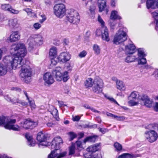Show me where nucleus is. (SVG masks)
Listing matches in <instances>:
<instances>
[{"label":"nucleus","mask_w":158,"mask_h":158,"mask_svg":"<svg viewBox=\"0 0 158 158\" xmlns=\"http://www.w3.org/2000/svg\"><path fill=\"white\" fill-rule=\"evenodd\" d=\"M10 52L12 55H8L4 57L3 61L5 64L10 65L13 69L21 68L20 75L26 83L31 79L32 74L31 68L26 62L23 58L27 54L25 44L19 43L12 45Z\"/></svg>","instance_id":"nucleus-1"},{"label":"nucleus","mask_w":158,"mask_h":158,"mask_svg":"<svg viewBox=\"0 0 158 158\" xmlns=\"http://www.w3.org/2000/svg\"><path fill=\"white\" fill-rule=\"evenodd\" d=\"M62 143V139L59 136L55 138L52 142L51 148L54 150L52 151L51 153L48 156V158H61L65 156L67 153L65 152H63L60 154L58 153L57 150L60 148V145Z\"/></svg>","instance_id":"nucleus-2"},{"label":"nucleus","mask_w":158,"mask_h":158,"mask_svg":"<svg viewBox=\"0 0 158 158\" xmlns=\"http://www.w3.org/2000/svg\"><path fill=\"white\" fill-rule=\"evenodd\" d=\"M44 38L40 34L31 35L28 39L27 44L29 50L31 51L36 46L42 45L43 43Z\"/></svg>","instance_id":"nucleus-3"},{"label":"nucleus","mask_w":158,"mask_h":158,"mask_svg":"<svg viewBox=\"0 0 158 158\" xmlns=\"http://www.w3.org/2000/svg\"><path fill=\"white\" fill-rule=\"evenodd\" d=\"M126 29L125 28H120L114 36L113 42L116 44L121 43L127 39Z\"/></svg>","instance_id":"nucleus-4"},{"label":"nucleus","mask_w":158,"mask_h":158,"mask_svg":"<svg viewBox=\"0 0 158 158\" xmlns=\"http://www.w3.org/2000/svg\"><path fill=\"white\" fill-rule=\"evenodd\" d=\"M62 71V68L57 67L53 70L52 73L55 75V78L57 81H61L63 80L64 82H65L69 79V76L67 71H65L62 74L61 73Z\"/></svg>","instance_id":"nucleus-5"},{"label":"nucleus","mask_w":158,"mask_h":158,"mask_svg":"<svg viewBox=\"0 0 158 158\" xmlns=\"http://www.w3.org/2000/svg\"><path fill=\"white\" fill-rule=\"evenodd\" d=\"M67 19L70 23L77 24L80 22V18L77 11L73 9H70L68 12Z\"/></svg>","instance_id":"nucleus-6"},{"label":"nucleus","mask_w":158,"mask_h":158,"mask_svg":"<svg viewBox=\"0 0 158 158\" xmlns=\"http://www.w3.org/2000/svg\"><path fill=\"white\" fill-rule=\"evenodd\" d=\"M54 14L56 17L62 18L65 13V6L62 3L57 4L54 7Z\"/></svg>","instance_id":"nucleus-7"},{"label":"nucleus","mask_w":158,"mask_h":158,"mask_svg":"<svg viewBox=\"0 0 158 158\" xmlns=\"http://www.w3.org/2000/svg\"><path fill=\"white\" fill-rule=\"evenodd\" d=\"M103 85V82L102 80L99 77H96L94 80L92 90L96 93H100L102 91Z\"/></svg>","instance_id":"nucleus-8"},{"label":"nucleus","mask_w":158,"mask_h":158,"mask_svg":"<svg viewBox=\"0 0 158 158\" xmlns=\"http://www.w3.org/2000/svg\"><path fill=\"white\" fill-rule=\"evenodd\" d=\"M47 135L46 134L43 133L42 132H39L37 136V139L39 142V145L40 146H47L49 145L50 143L47 141Z\"/></svg>","instance_id":"nucleus-9"},{"label":"nucleus","mask_w":158,"mask_h":158,"mask_svg":"<svg viewBox=\"0 0 158 158\" xmlns=\"http://www.w3.org/2000/svg\"><path fill=\"white\" fill-rule=\"evenodd\" d=\"M37 125V122L32 121L30 119H25L20 123V127L25 129L32 128Z\"/></svg>","instance_id":"nucleus-10"},{"label":"nucleus","mask_w":158,"mask_h":158,"mask_svg":"<svg viewBox=\"0 0 158 158\" xmlns=\"http://www.w3.org/2000/svg\"><path fill=\"white\" fill-rule=\"evenodd\" d=\"M145 136L150 143L155 142L158 138V134L154 130L146 132L145 133Z\"/></svg>","instance_id":"nucleus-11"},{"label":"nucleus","mask_w":158,"mask_h":158,"mask_svg":"<svg viewBox=\"0 0 158 158\" xmlns=\"http://www.w3.org/2000/svg\"><path fill=\"white\" fill-rule=\"evenodd\" d=\"M71 58L70 54L68 52H64L60 53L57 59L59 62L65 63L69 60Z\"/></svg>","instance_id":"nucleus-12"},{"label":"nucleus","mask_w":158,"mask_h":158,"mask_svg":"<svg viewBox=\"0 0 158 158\" xmlns=\"http://www.w3.org/2000/svg\"><path fill=\"white\" fill-rule=\"evenodd\" d=\"M140 104L142 105H145L146 106L150 108L152 106V101L147 95H143L141 98Z\"/></svg>","instance_id":"nucleus-13"},{"label":"nucleus","mask_w":158,"mask_h":158,"mask_svg":"<svg viewBox=\"0 0 158 158\" xmlns=\"http://www.w3.org/2000/svg\"><path fill=\"white\" fill-rule=\"evenodd\" d=\"M43 80L45 85H50L53 84L54 81L52 75L49 72L46 73L44 74Z\"/></svg>","instance_id":"nucleus-14"},{"label":"nucleus","mask_w":158,"mask_h":158,"mask_svg":"<svg viewBox=\"0 0 158 158\" xmlns=\"http://www.w3.org/2000/svg\"><path fill=\"white\" fill-rule=\"evenodd\" d=\"M20 35L19 31H16L13 32L10 37L7 39V41L9 42H13L17 41L20 40Z\"/></svg>","instance_id":"nucleus-15"},{"label":"nucleus","mask_w":158,"mask_h":158,"mask_svg":"<svg viewBox=\"0 0 158 158\" xmlns=\"http://www.w3.org/2000/svg\"><path fill=\"white\" fill-rule=\"evenodd\" d=\"M126 53L127 54L131 55L136 51L135 45L132 44H129L126 45L125 48Z\"/></svg>","instance_id":"nucleus-16"},{"label":"nucleus","mask_w":158,"mask_h":158,"mask_svg":"<svg viewBox=\"0 0 158 158\" xmlns=\"http://www.w3.org/2000/svg\"><path fill=\"white\" fill-rule=\"evenodd\" d=\"M158 0H147L146 5L147 9H156L158 4Z\"/></svg>","instance_id":"nucleus-17"},{"label":"nucleus","mask_w":158,"mask_h":158,"mask_svg":"<svg viewBox=\"0 0 158 158\" xmlns=\"http://www.w3.org/2000/svg\"><path fill=\"white\" fill-rule=\"evenodd\" d=\"M5 118L7 120L5 121L3 124L4 125V127L6 129L10 130L13 125L16 123V120L15 119H8L6 118Z\"/></svg>","instance_id":"nucleus-18"},{"label":"nucleus","mask_w":158,"mask_h":158,"mask_svg":"<svg viewBox=\"0 0 158 158\" xmlns=\"http://www.w3.org/2000/svg\"><path fill=\"white\" fill-rule=\"evenodd\" d=\"M8 25L10 27L14 29H17L20 27L18 20L16 18L10 19L9 20Z\"/></svg>","instance_id":"nucleus-19"},{"label":"nucleus","mask_w":158,"mask_h":158,"mask_svg":"<svg viewBox=\"0 0 158 158\" xmlns=\"http://www.w3.org/2000/svg\"><path fill=\"white\" fill-rule=\"evenodd\" d=\"M48 111L53 115L54 118L56 120H59V118L58 117V111L54 106L52 105L50 106Z\"/></svg>","instance_id":"nucleus-20"},{"label":"nucleus","mask_w":158,"mask_h":158,"mask_svg":"<svg viewBox=\"0 0 158 158\" xmlns=\"http://www.w3.org/2000/svg\"><path fill=\"white\" fill-rule=\"evenodd\" d=\"M102 30H103V31L102 35V39L106 41H109L110 38L108 29L106 27H102Z\"/></svg>","instance_id":"nucleus-21"},{"label":"nucleus","mask_w":158,"mask_h":158,"mask_svg":"<svg viewBox=\"0 0 158 158\" xmlns=\"http://www.w3.org/2000/svg\"><path fill=\"white\" fill-rule=\"evenodd\" d=\"M98 5L99 8V11L102 12L104 10L106 6V0H98Z\"/></svg>","instance_id":"nucleus-22"},{"label":"nucleus","mask_w":158,"mask_h":158,"mask_svg":"<svg viewBox=\"0 0 158 158\" xmlns=\"http://www.w3.org/2000/svg\"><path fill=\"white\" fill-rule=\"evenodd\" d=\"M100 145L99 144H96L89 146L87 148V151L88 152H94L98 151L100 148Z\"/></svg>","instance_id":"nucleus-23"},{"label":"nucleus","mask_w":158,"mask_h":158,"mask_svg":"<svg viewBox=\"0 0 158 158\" xmlns=\"http://www.w3.org/2000/svg\"><path fill=\"white\" fill-rule=\"evenodd\" d=\"M25 136L28 141V145L30 147L35 146V143L33 141L31 135L27 133L25 135Z\"/></svg>","instance_id":"nucleus-24"},{"label":"nucleus","mask_w":158,"mask_h":158,"mask_svg":"<svg viewBox=\"0 0 158 158\" xmlns=\"http://www.w3.org/2000/svg\"><path fill=\"white\" fill-rule=\"evenodd\" d=\"M110 18V19L114 20L121 19V17L118 15L117 11L115 10H113L111 11Z\"/></svg>","instance_id":"nucleus-25"},{"label":"nucleus","mask_w":158,"mask_h":158,"mask_svg":"<svg viewBox=\"0 0 158 158\" xmlns=\"http://www.w3.org/2000/svg\"><path fill=\"white\" fill-rule=\"evenodd\" d=\"M137 59V57L132 54L127 56L125 59V61L127 63L134 62Z\"/></svg>","instance_id":"nucleus-26"},{"label":"nucleus","mask_w":158,"mask_h":158,"mask_svg":"<svg viewBox=\"0 0 158 158\" xmlns=\"http://www.w3.org/2000/svg\"><path fill=\"white\" fill-rule=\"evenodd\" d=\"M95 9L96 7L93 5H91L89 7L88 11V13L90 17H93L94 16Z\"/></svg>","instance_id":"nucleus-27"},{"label":"nucleus","mask_w":158,"mask_h":158,"mask_svg":"<svg viewBox=\"0 0 158 158\" xmlns=\"http://www.w3.org/2000/svg\"><path fill=\"white\" fill-rule=\"evenodd\" d=\"M140 156V154H137L135 156H133L128 153H124L119 156L118 157V158H133Z\"/></svg>","instance_id":"nucleus-28"},{"label":"nucleus","mask_w":158,"mask_h":158,"mask_svg":"<svg viewBox=\"0 0 158 158\" xmlns=\"http://www.w3.org/2000/svg\"><path fill=\"white\" fill-rule=\"evenodd\" d=\"M117 88L121 91H124L125 89V85L123 82L119 80H117L116 82Z\"/></svg>","instance_id":"nucleus-29"},{"label":"nucleus","mask_w":158,"mask_h":158,"mask_svg":"<svg viewBox=\"0 0 158 158\" xmlns=\"http://www.w3.org/2000/svg\"><path fill=\"white\" fill-rule=\"evenodd\" d=\"M49 55L51 57H56L57 54V49L56 47H52L49 50Z\"/></svg>","instance_id":"nucleus-30"},{"label":"nucleus","mask_w":158,"mask_h":158,"mask_svg":"<svg viewBox=\"0 0 158 158\" xmlns=\"http://www.w3.org/2000/svg\"><path fill=\"white\" fill-rule=\"evenodd\" d=\"M7 72V69L6 66L0 63V76L5 75Z\"/></svg>","instance_id":"nucleus-31"},{"label":"nucleus","mask_w":158,"mask_h":158,"mask_svg":"<svg viewBox=\"0 0 158 158\" xmlns=\"http://www.w3.org/2000/svg\"><path fill=\"white\" fill-rule=\"evenodd\" d=\"M96 137H97V136H94L88 137L84 139V142L85 143L87 142H94L95 141Z\"/></svg>","instance_id":"nucleus-32"},{"label":"nucleus","mask_w":158,"mask_h":158,"mask_svg":"<svg viewBox=\"0 0 158 158\" xmlns=\"http://www.w3.org/2000/svg\"><path fill=\"white\" fill-rule=\"evenodd\" d=\"M93 80L91 78H88L85 82V85L87 87H93Z\"/></svg>","instance_id":"nucleus-33"},{"label":"nucleus","mask_w":158,"mask_h":158,"mask_svg":"<svg viewBox=\"0 0 158 158\" xmlns=\"http://www.w3.org/2000/svg\"><path fill=\"white\" fill-rule=\"evenodd\" d=\"M93 48L95 54L98 55L100 53L101 49L98 45L97 44H94L93 45Z\"/></svg>","instance_id":"nucleus-34"},{"label":"nucleus","mask_w":158,"mask_h":158,"mask_svg":"<svg viewBox=\"0 0 158 158\" xmlns=\"http://www.w3.org/2000/svg\"><path fill=\"white\" fill-rule=\"evenodd\" d=\"M138 95V93L135 91L132 92L130 94V96L128 97V99H138L137 97Z\"/></svg>","instance_id":"nucleus-35"},{"label":"nucleus","mask_w":158,"mask_h":158,"mask_svg":"<svg viewBox=\"0 0 158 158\" xmlns=\"http://www.w3.org/2000/svg\"><path fill=\"white\" fill-rule=\"evenodd\" d=\"M128 102L129 105L131 106H133L137 105L139 104L138 99L134 100L133 99H129Z\"/></svg>","instance_id":"nucleus-36"},{"label":"nucleus","mask_w":158,"mask_h":158,"mask_svg":"<svg viewBox=\"0 0 158 158\" xmlns=\"http://www.w3.org/2000/svg\"><path fill=\"white\" fill-rule=\"evenodd\" d=\"M138 58L144 57L146 56L143 50L141 48H139L138 49Z\"/></svg>","instance_id":"nucleus-37"},{"label":"nucleus","mask_w":158,"mask_h":158,"mask_svg":"<svg viewBox=\"0 0 158 158\" xmlns=\"http://www.w3.org/2000/svg\"><path fill=\"white\" fill-rule=\"evenodd\" d=\"M11 6L10 5L8 4H2L1 8L3 10L9 11Z\"/></svg>","instance_id":"nucleus-38"},{"label":"nucleus","mask_w":158,"mask_h":158,"mask_svg":"<svg viewBox=\"0 0 158 158\" xmlns=\"http://www.w3.org/2000/svg\"><path fill=\"white\" fill-rule=\"evenodd\" d=\"M30 17H34L35 15V14L32 12V10L29 8H27L23 10Z\"/></svg>","instance_id":"nucleus-39"},{"label":"nucleus","mask_w":158,"mask_h":158,"mask_svg":"<svg viewBox=\"0 0 158 158\" xmlns=\"http://www.w3.org/2000/svg\"><path fill=\"white\" fill-rule=\"evenodd\" d=\"M104 96L106 98L109 100L111 102L117 104L119 106V104L117 102V101L112 97L109 96L106 94L104 95Z\"/></svg>","instance_id":"nucleus-40"},{"label":"nucleus","mask_w":158,"mask_h":158,"mask_svg":"<svg viewBox=\"0 0 158 158\" xmlns=\"http://www.w3.org/2000/svg\"><path fill=\"white\" fill-rule=\"evenodd\" d=\"M146 59L144 57L138 58V63L139 64L143 65L146 64Z\"/></svg>","instance_id":"nucleus-41"},{"label":"nucleus","mask_w":158,"mask_h":158,"mask_svg":"<svg viewBox=\"0 0 158 158\" xmlns=\"http://www.w3.org/2000/svg\"><path fill=\"white\" fill-rule=\"evenodd\" d=\"M153 17L156 21V25L158 26V13L154 12L152 13Z\"/></svg>","instance_id":"nucleus-42"},{"label":"nucleus","mask_w":158,"mask_h":158,"mask_svg":"<svg viewBox=\"0 0 158 158\" xmlns=\"http://www.w3.org/2000/svg\"><path fill=\"white\" fill-rule=\"evenodd\" d=\"M81 144V142L80 141H77L76 142V143L73 145H75V147H77L78 150H81V149L82 148Z\"/></svg>","instance_id":"nucleus-43"},{"label":"nucleus","mask_w":158,"mask_h":158,"mask_svg":"<svg viewBox=\"0 0 158 158\" xmlns=\"http://www.w3.org/2000/svg\"><path fill=\"white\" fill-rule=\"evenodd\" d=\"M114 147L116 150L118 151L121 150L122 149V145L117 142H116L114 143Z\"/></svg>","instance_id":"nucleus-44"},{"label":"nucleus","mask_w":158,"mask_h":158,"mask_svg":"<svg viewBox=\"0 0 158 158\" xmlns=\"http://www.w3.org/2000/svg\"><path fill=\"white\" fill-rule=\"evenodd\" d=\"M9 11L10 13L14 14H18L19 12V10L13 8L11 6Z\"/></svg>","instance_id":"nucleus-45"},{"label":"nucleus","mask_w":158,"mask_h":158,"mask_svg":"<svg viewBox=\"0 0 158 158\" xmlns=\"http://www.w3.org/2000/svg\"><path fill=\"white\" fill-rule=\"evenodd\" d=\"M114 118L118 121H123L125 119V117L123 116H121L114 115Z\"/></svg>","instance_id":"nucleus-46"},{"label":"nucleus","mask_w":158,"mask_h":158,"mask_svg":"<svg viewBox=\"0 0 158 158\" xmlns=\"http://www.w3.org/2000/svg\"><path fill=\"white\" fill-rule=\"evenodd\" d=\"M14 131H19L20 130V127L17 125L13 124V126L11 127V129Z\"/></svg>","instance_id":"nucleus-47"},{"label":"nucleus","mask_w":158,"mask_h":158,"mask_svg":"<svg viewBox=\"0 0 158 158\" xmlns=\"http://www.w3.org/2000/svg\"><path fill=\"white\" fill-rule=\"evenodd\" d=\"M75 147L74 145H72L69 149V155L73 154L75 152Z\"/></svg>","instance_id":"nucleus-48"},{"label":"nucleus","mask_w":158,"mask_h":158,"mask_svg":"<svg viewBox=\"0 0 158 158\" xmlns=\"http://www.w3.org/2000/svg\"><path fill=\"white\" fill-rule=\"evenodd\" d=\"M98 21L101 24V26L102 27H105L104 26L105 23L100 15H98Z\"/></svg>","instance_id":"nucleus-49"},{"label":"nucleus","mask_w":158,"mask_h":158,"mask_svg":"<svg viewBox=\"0 0 158 158\" xmlns=\"http://www.w3.org/2000/svg\"><path fill=\"white\" fill-rule=\"evenodd\" d=\"M103 31V30H102V27L101 29H98L96 31V35L98 36H99L101 35H102Z\"/></svg>","instance_id":"nucleus-50"},{"label":"nucleus","mask_w":158,"mask_h":158,"mask_svg":"<svg viewBox=\"0 0 158 158\" xmlns=\"http://www.w3.org/2000/svg\"><path fill=\"white\" fill-rule=\"evenodd\" d=\"M41 27V25L39 23H36L33 25V27L35 29L37 30L39 29Z\"/></svg>","instance_id":"nucleus-51"},{"label":"nucleus","mask_w":158,"mask_h":158,"mask_svg":"<svg viewBox=\"0 0 158 158\" xmlns=\"http://www.w3.org/2000/svg\"><path fill=\"white\" fill-rule=\"evenodd\" d=\"M19 100L15 98L12 97L10 102L13 104H17L18 105Z\"/></svg>","instance_id":"nucleus-52"},{"label":"nucleus","mask_w":158,"mask_h":158,"mask_svg":"<svg viewBox=\"0 0 158 158\" xmlns=\"http://www.w3.org/2000/svg\"><path fill=\"white\" fill-rule=\"evenodd\" d=\"M70 137V140H73L74 138H76L77 136V135L74 132H71L69 133Z\"/></svg>","instance_id":"nucleus-53"},{"label":"nucleus","mask_w":158,"mask_h":158,"mask_svg":"<svg viewBox=\"0 0 158 158\" xmlns=\"http://www.w3.org/2000/svg\"><path fill=\"white\" fill-rule=\"evenodd\" d=\"M87 54V52L83 50L80 53L79 56L81 58L84 57Z\"/></svg>","instance_id":"nucleus-54"},{"label":"nucleus","mask_w":158,"mask_h":158,"mask_svg":"<svg viewBox=\"0 0 158 158\" xmlns=\"http://www.w3.org/2000/svg\"><path fill=\"white\" fill-rule=\"evenodd\" d=\"M40 16L42 18V19H40L39 20V22L40 23H42L46 19V18L44 14H41Z\"/></svg>","instance_id":"nucleus-55"},{"label":"nucleus","mask_w":158,"mask_h":158,"mask_svg":"<svg viewBox=\"0 0 158 158\" xmlns=\"http://www.w3.org/2000/svg\"><path fill=\"white\" fill-rule=\"evenodd\" d=\"M99 131L102 132V134H105V133L108 132L109 130L105 128H101L100 127L98 128Z\"/></svg>","instance_id":"nucleus-56"},{"label":"nucleus","mask_w":158,"mask_h":158,"mask_svg":"<svg viewBox=\"0 0 158 158\" xmlns=\"http://www.w3.org/2000/svg\"><path fill=\"white\" fill-rule=\"evenodd\" d=\"M27 104L28 103L27 102L23 101H21L20 100L18 104V105H19L20 106L21 105L23 106H27Z\"/></svg>","instance_id":"nucleus-57"},{"label":"nucleus","mask_w":158,"mask_h":158,"mask_svg":"<svg viewBox=\"0 0 158 158\" xmlns=\"http://www.w3.org/2000/svg\"><path fill=\"white\" fill-rule=\"evenodd\" d=\"M28 100L31 108L32 109H35V105L34 101H30L29 99Z\"/></svg>","instance_id":"nucleus-58"},{"label":"nucleus","mask_w":158,"mask_h":158,"mask_svg":"<svg viewBox=\"0 0 158 158\" xmlns=\"http://www.w3.org/2000/svg\"><path fill=\"white\" fill-rule=\"evenodd\" d=\"M6 51V48H2L0 49V60L1 59L2 54L4 52H5Z\"/></svg>","instance_id":"nucleus-59"},{"label":"nucleus","mask_w":158,"mask_h":158,"mask_svg":"<svg viewBox=\"0 0 158 158\" xmlns=\"http://www.w3.org/2000/svg\"><path fill=\"white\" fill-rule=\"evenodd\" d=\"M91 152H88L86 153L84 155V156L86 158H92L93 156H91Z\"/></svg>","instance_id":"nucleus-60"},{"label":"nucleus","mask_w":158,"mask_h":158,"mask_svg":"<svg viewBox=\"0 0 158 158\" xmlns=\"http://www.w3.org/2000/svg\"><path fill=\"white\" fill-rule=\"evenodd\" d=\"M80 117L78 115L75 116H73V120L74 121H78L80 119Z\"/></svg>","instance_id":"nucleus-61"},{"label":"nucleus","mask_w":158,"mask_h":158,"mask_svg":"<svg viewBox=\"0 0 158 158\" xmlns=\"http://www.w3.org/2000/svg\"><path fill=\"white\" fill-rule=\"evenodd\" d=\"M6 120L5 118L0 117V125H2L5 121H6Z\"/></svg>","instance_id":"nucleus-62"},{"label":"nucleus","mask_w":158,"mask_h":158,"mask_svg":"<svg viewBox=\"0 0 158 158\" xmlns=\"http://www.w3.org/2000/svg\"><path fill=\"white\" fill-rule=\"evenodd\" d=\"M12 97H10L9 95H6L4 96V98L8 101L11 102Z\"/></svg>","instance_id":"nucleus-63"},{"label":"nucleus","mask_w":158,"mask_h":158,"mask_svg":"<svg viewBox=\"0 0 158 158\" xmlns=\"http://www.w3.org/2000/svg\"><path fill=\"white\" fill-rule=\"evenodd\" d=\"M153 108L155 111L158 112V102L156 103Z\"/></svg>","instance_id":"nucleus-64"}]
</instances>
